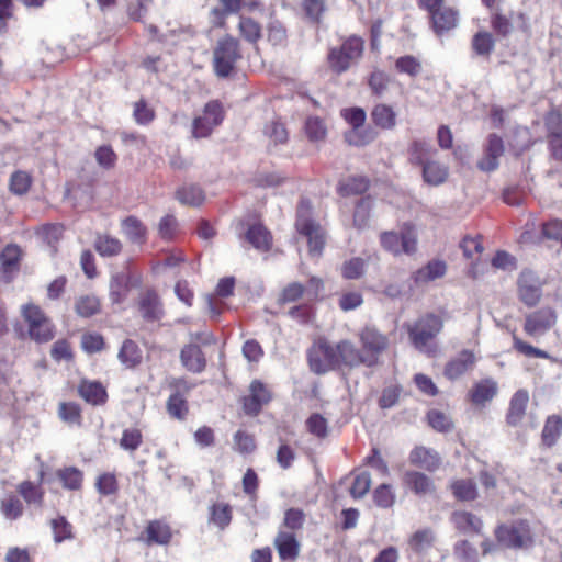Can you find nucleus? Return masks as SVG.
<instances>
[{
	"mask_svg": "<svg viewBox=\"0 0 562 562\" xmlns=\"http://www.w3.org/2000/svg\"><path fill=\"white\" fill-rule=\"evenodd\" d=\"M562 436V416L550 415L547 417L542 431L541 441L547 448L553 447Z\"/></svg>",
	"mask_w": 562,
	"mask_h": 562,
	"instance_id": "72a5a7b5",
	"label": "nucleus"
},
{
	"mask_svg": "<svg viewBox=\"0 0 562 562\" xmlns=\"http://www.w3.org/2000/svg\"><path fill=\"white\" fill-rule=\"evenodd\" d=\"M238 30L240 35L251 44H256L261 37V26L251 18L240 16Z\"/></svg>",
	"mask_w": 562,
	"mask_h": 562,
	"instance_id": "6e6d98bb",
	"label": "nucleus"
},
{
	"mask_svg": "<svg viewBox=\"0 0 562 562\" xmlns=\"http://www.w3.org/2000/svg\"><path fill=\"white\" fill-rule=\"evenodd\" d=\"M304 128L308 139L312 142L323 140L327 134L324 121L317 116L307 117Z\"/></svg>",
	"mask_w": 562,
	"mask_h": 562,
	"instance_id": "680f3d73",
	"label": "nucleus"
},
{
	"mask_svg": "<svg viewBox=\"0 0 562 562\" xmlns=\"http://www.w3.org/2000/svg\"><path fill=\"white\" fill-rule=\"evenodd\" d=\"M244 0H220L221 7L211 10V22L214 26H223L229 14L237 13L241 9Z\"/></svg>",
	"mask_w": 562,
	"mask_h": 562,
	"instance_id": "ea45409f",
	"label": "nucleus"
},
{
	"mask_svg": "<svg viewBox=\"0 0 562 562\" xmlns=\"http://www.w3.org/2000/svg\"><path fill=\"white\" fill-rule=\"evenodd\" d=\"M122 231L127 239L137 245H143L147 240V227L136 216L130 215L122 223Z\"/></svg>",
	"mask_w": 562,
	"mask_h": 562,
	"instance_id": "2f4dec72",
	"label": "nucleus"
},
{
	"mask_svg": "<svg viewBox=\"0 0 562 562\" xmlns=\"http://www.w3.org/2000/svg\"><path fill=\"white\" fill-rule=\"evenodd\" d=\"M176 196L180 203L191 206L201 205L205 199L203 190L195 184L181 187L177 190Z\"/></svg>",
	"mask_w": 562,
	"mask_h": 562,
	"instance_id": "37998d69",
	"label": "nucleus"
},
{
	"mask_svg": "<svg viewBox=\"0 0 562 562\" xmlns=\"http://www.w3.org/2000/svg\"><path fill=\"white\" fill-rule=\"evenodd\" d=\"M403 485L416 496L423 497L436 493V485L430 476L416 470L405 471Z\"/></svg>",
	"mask_w": 562,
	"mask_h": 562,
	"instance_id": "a211bd4d",
	"label": "nucleus"
},
{
	"mask_svg": "<svg viewBox=\"0 0 562 562\" xmlns=\"http://www.w3.org/2000/svg\"><path fill=\"white\" fill-rule=\"evenodd\" d=\"M344 138L351 146L362 147L375 139V133L370 127L350 128L344 134Z\"/></svg>",
	"mask_w": 562,
	"mask_h": 562,
	"instance_id": "de8ad7c7",
	"label": "nucleus"
},
{
	"mask_svg": "<svg viewBox=\"0 0 562 562\" xmlns=\"http://www.w3.org/2000/svg\"><path fill=\"white\" fill-rule=\"evenodd\" d=\"M156 117L155 110L140 99L133 104V119L138 125H149Z\"/></svg>",
	"mask_w": 562,
	"mask_h": 562,
	"instance_id": "bf43d9fd",
	"label": "nucleus"
},
{
	"mask_svg": "<svg viewBox=\"0 0 562 562\" xmlns=\"http://www.w3.org/2000/svg\"><path fill=\"white\" fill-rule=\"evenodd\" d=\"M408 461L412 465L422 468L430 473L436 472L442 464L440 454L425 446H416L411 450Z\"/></svg>",
	"mask_w": 562,
	"mask_h": 562,
	"instance_id": "aec40b11",
	"label": "nucleus"
},
{
	"mask_svg": "<svg viewBox=\"0 0 562 562\" xmlns=\"http://www.w3.org/2000/svg\"><path fill=\"white\" fill-rule=\"evenodd\" d=\"M471 46L475 55L490 57L495 48V38L490 32L480 31L473 35Z\"/></svg>",
	"mask_w": 562,
	"mask_h": 562,
	"instance_id": "79ce46f5",
	"label": "nucleus"
},
{
	"mask_svg": "<svg viewBox=\"0 0 562 562\" xmlns=\"http://www.w3.org/2000/svg\"><path fill=\"white\" fill-rule=\"evenodd\" d=\"M22 315L29 326V335L36 342H48L55 336V327L42 308L35 304L22 307Z\"/></svg>",
	"mask_w": 562,
	"mask_h": 562,
	"instance_id": "39448f33",
	"label": "nucleus"
},
{
	"mask_svg": "<svg viewBox=\"0 0 562 562\" xmlns=\"http://www.w3.org/2000/svg\"><path fill=\"white\" fill-rule=\"evenodd\" d=\"M372 205L373 201L370 196L361 198L356 204L353 213V226L357 229H364L368 227Z\"/></svg>",
	"mask_w": 562,
	"mask_h": 562,
	"instance_id": "8fccbe9b",
	"label": "nucleus"
},
{
	"mask_svg": "<svg viewBox=\"0 0 562 562\" xmlns=\"http://www.w3.org/2000/svg\"><path fill=\"white\" fill-rule=\"evenodd\" d=\"M529 402V394L526 390H518L509 401L506 414V422L510 426H517L524 418Z\"/></svg>",
	"mask_w": 562,
	"mask_h": 562,
	"instance_id": "bb28decb",
	"label": "nucleus"
},
{
	"mask_svg": "<svg viewBox=\"0 0 562 562\" xmlns=\"http://www.w3.org/2000/svg\"><path fill=\"white\" fill-rule=\"evenodd\" d=\"M367 268V262L364 259L360 257H353L349 260H346L340 268L341 277L346 280H357L360 279Z\"/></svg>",
	"mask_w": 562,
	"mask_h": 562,
	"instance_id": "603ef678",
	"label": "nucleus"
},
{
	"mask_svg": "<svg viewBox=\"0 0 562 562\" xmlns=\"http://www.w3.org/2000/svg\"><path fill=\"white\" fill-rule=\"evenodd\" d=\"M454 497L462 502L474 501L477 497L476 484L473 480H457L451 483Z\"/></svg>",
	"mask_w": 562,
	"mask_h": 562,
	"instance_id": "49530a36",
	"label": "nucleus"
},
{
	"mask_svg": "<svg viewBox=\"0 0 562 562\" xmlns=\"http://www.w3.org/2000/svg\"><path fill=\"white\" fill-rule=\"evenodd\" d=\"M0 510L7 519L15 520L23 514V504L19 497L11 495L1 501Z\"/></svg>",
	"mask_w": 562,
	"mask_h": 562,
	"instance_id": "69168bd1",
	"label": "nucleus"
},
{
	"mask_svg": "<svg viewBox=\"0 0 562 562\" xmlns=\"http://www.w3.org/2000/svg\"><path fill=\"white\" fill-rule=\"evenodd\" d=\"M209 521L224 530L232 521V507L226 503H216L210 507Z\"/></svg>",
	"mask_w": 562,
	"mask_h": 562,
	"instance_id": "c03bdc74",
	"label": "nucleus"
},
{
	"mask_svg": "<svg viewBox=\"0 0 562 562\" xmlns=\"http://www.w3.org/2000/svg\"><path fill=\"white\" fill-rule=\"evenodd\" d=\"M239 42L231 35L218 40L213 50V68L220 78H227L235 69V65L241 59Z\"/></svg>",
	"mask_w": 562,
	"mask_h": 562,
	"instance_id": "20e7f679",
	"label": "nucleus"
},
{
	"mask_svg": "<svg viewBox=\"0 0 562 562\" xmlns=\"http://www.w3.org/2000/svg\"><path fill=\"white\" fill-rule=\"evenodd\" d=\"M338 369L341 367L356 368L360 364L366 367H374V361L370 357H366L362 350L358 349L351 341L341 340L336 344Z\"/></svg>",
	"mask_w": 562,
	"mask_h": 562,
	"instance_id": "2eb2a0df",
	"label": "nucleus"
},
{
	"mask_svg": "<svg viewBox=\"0 0 562 562\" xmlns=\"http://www.w3.org/2000/svg\"><path fill=\"white\" fill-rule=\"evenodd\" d=\"M117 358L120 362L128 369L137 367L143 359L142 350L132 339H125L119 350Z\"/></svg>",
	"mask_w": 562,
	"mask_h": 562,
	"instance_id": "f704fd0d",
	"label": "nucleus"
},
{
	"mask_svg": "<svg viewBox=\"0 0 562 562\" xmlns=\"http://www.w3.org/2000/svg\"><path fill=\"white\" fill-rule=\"evenodd\" d=\"M32 186V177L26 171H14L10 177L9 189L15 195H24Z\"/></svg>",
	"mask_w": 562,
	"mask_h": 562,
	"instance_id": "4d7b16f0",
	"label": "nucleus"
},
{
	"mask_svg": "<svg viewBox=\"0 0 562 562\" xmlns=\"http://www.w3.org/2000/svg\"><path fill=\"white\" fill-rule=\"evenodd\" d=\"M395 69L400 74H405L409 77H417L423 70L422 61L413 55H404L395 60Z\"/></svg>",
	"mask_w": 562,
	"mask_h": 562,
	"instance_id": "864d4df0",
	"label": "nucleus"
},
{
	"mask_svg": "<svg viewBox=\"0 0 562 562\" xmlns=\"http://www.w3.org/2000/svg\"><path fill=\"white\" fill-rule=\"evenodd\" d=\"M110 300L113 304L123 303L131 290V276L126 272H117L110 280Z\"/></svg>",
	"mask_w": 562,
	"mask_h": 562,
	"instance_id": "c756f323",
	"label": "nucleus"
},
{
	"mask_svg": "<svg viewBox=\"0 0 562 562\" xmlns=\"http://www.w3.org/2000/svg\"><path fill=\"white\" fill-rule=\"evenodd\" d=\"M271 392L259 380H254L249 386V395L243 398L244 411L247 415L256 416L263 405L271 401Z\"/></svg>",
	"mask_w": 562,
	"mask_h": 562,
	"instance_id": "f3484780",
	"label": "nucleus"
},
{
	"mask_svg": "<svg viewBox=\"0 0 562 562\" xmlns=\"http://www.w3.org/2000/svg\"><path fill=\"white\" fill-rule=\"evenodd\" d=\"M180 360L182 366L193 373H200L206 367L203 351L194 344L187 345L181 349Z\"/></svg>",
	"mask_w": 562,
	"mask_h": 562,
	"instance_id": "a878e982",
	"label": "nucleus"
},
{
	"mask_svg": "<svg viewBox=\"0 0 562 562\" xmlns=\"http://www.w3.org/2000/svg\"><path fill=\"white\" fill-rule=\"evenodd\" d=\"M476 361L477 358L472 350L463 349L446 363L443 375L450 381H456L473 371Z\"/></svg>",
	"mask_w": 562,
	"mask_h": 562,
	"instance_id": "dca6fc26",
	"label": "nucleus"
},
{
	"mask_svg": "<svg viewBox=\"0 0 562 562\" xmlns=\"http://www.w3.org/2000/svg\"><path fill=\"white\" fill-rule=\"evenodd\" d=\"M55 543H61L66 540L75 538L72 525L66 519L65 516H58L50 520Z\"/></svg>",
	"mask_w": 562,
	"mask_h": 562,
	"instance_id": "09e8293b",
	"label": "nucleus"
},
{
	"mask_svg": "<svg viewBox=\"0 0 562 562\" xmlns=\"http://www.w3.org/2000/svg\"><path fill=\"white\" fill-rule=\"evenodd\" d=\"M340 116L351 126V128H362L366 123L367 113L360 106H352L340 110Z\"/></svg>",
	"mask_w": 562,
	"mask_h": 562,
	"instance_id": "774afa93",
	"label": "nucleus"
},
{
	"mask_svg": "<svg viewBox=\"0 0 562 562\" xmlns=\"http://www.w3.org/2000/svg\"><path fill=\"white\" fill-rule=\"evenodd\" d=\"M390 81L391 78L384 70L374 69L368 78L372 95L381 98L386 92Z\"/></svg>",
	"mask_w": 562,
	"mask_h": 562,
	"instance_id": "3c124183",
	"label": "nucleus"
},
{
	"mask_svg": "<svg viewBox=\"0 0 562 562\" xmlns=\"http://www.w3.org/2000/svg\"><path fill=\"white\" fill-rule=\"evenodd\" d=\"M373 502L380 508H391L395 503V494L390 484H381L373 491Z\"/></svg>",
	"mask_w": 562,
	"mask_h": 562,
	"instance_id": "0e129e2a",
	"label": "nucleus"
},
{
	"mask_svg": "<svg viewBox=\"0 0 562 562\" xmlns=\"http://www.w3.org/2000/svg\"><path fill=\"white\" fill-rule=\"evenodd\" d=\"M498 392V386L496 381L491 378L483 379L476 382L470 393V400L475 405H485L487 402L492 401Z\"/></svg>",
	"mask_w": 562,
	"mask_h": 562,
	"instance_id": "cd10ccee",
	"label": "nucleus"
},
{
	"mask_svg": "<svg viewBox=\"0 0 562 562\" xmlns=\"http://www.w3.org/2000/svg\"><path fill=\"white\" fill-rule=\"evenodd\" d=\"M372 123L384 131L393 130L397 124V114L395 110L385 103H378L371 111Z\"/></svg>",
	"mask_w": 562,
	"mask_h": 562,
	"instance_id": "c85d7f7f",
	"label": "nucleus"
},
{
	"mask_svg": "<svg viewBox=\"0 0 562 562\" xmlns=\"http://www.w3.org/2000/svg\"><path fill=\"white\" fill-rule=\"evenodd\" d=\"M273 544L282 561H294L300 554V542L293 532L279 530Z\"/></svg>",
	"mask_w": 562,
	"mask_h": 562,
	"instance_id": "5701e85b",
	"label": "nucleus"
},
{
	"mask_svg": "<svg viewBox=\"0 0 562 562\" xmlns=\"http://www.w3.org/2000/svg\"><path fill=\"white\" fill-rule=\"evenodd\" d=\"M495 538L499 544L508 549H528L533 544L531 530L526 521L499 525L495 529Z\"/></svg>",
	"mask_w": 562,
	"mask_h": 562,
	"instance_id": "423d86ee",
	"label": "nucleus"
},
{
	"mask_svg": "<svg viewBox=\"0 0 562 562\" xmlns=\"http://www.w3.org/2000/svg\"><path fill=\"white\" fill-rule=\"evenodd\" d=\"M56 477L68 491H79L83 483V472L76 467H64L56 471Z\"/></svg>",
	"mask_w": 562,
	"mask_h": 562,
	"instance_id": "e433bc0d",
	"label": "nucleus"
},
{
	"mask_svg": "<svg viewBox=\"0 0 562 562\" xmlns=\"http://www.w3.org/2000/svg\"><path fill=\"white\" fill-rule=\"evenodd\" d=\"M21 251L16 245H8L0 254L1 270L4 274H11L19 269Z\"/></svg>",
	"mask_w": 562,
	"mask_h": 562,
	"instance_id": "a18cd8bd",
	"label": "nucleus"
},
{
	"mask_svg": "<svg viewBox=\"0 0 562 562\" xmlns=\"http://www.w3.org/2000/svg\"><path fill=\"white\" fill-rule=\"evenodd\" d=\"M422 175L427 184L440 186L447 180L449 171L448 167L431 159L422 166Z\"/></svg>",
	"mask_w": 562,
	"mask_h": 562,
	"instance_id": "c9c22d12",
	"label": "nucleus"
},
{
	"mask_svg": "<svg viewBox=\"0 0 562 562\" xmlns=\"http://www.w3.org/2000/svg\"><path fill=\"white\" fill-rule=\"evenodd\" d=\"M246 240L257 250L267 252L272 247V235L261 223L250 225L245 234Z\"/></svg>",
	"mask_w": 562,
	"mask_h": 562,
	"instance_id": "393cba45",
	"label": "nucleus"
},
{
	"mask_svg": "<svg viewBox=\"0 0 562 562\" xmlns=\"http://www.w3.org/2000/svg\"><path fill=\"white\" fill-rule=\"evenodd\" d=\"M436 148L426 139L415 138L407 147V159L411 165L422 167L432 159Z\"/></svg>",
	"mask_w": 562,
	"mask_h": 562,
	"instance_id": "b1692460",
	"label": "nucleus"
},
{
	"mask_svg": "<svg viewBox=\"0 0 562 562\" xmlns=\"http://www.w3.org/2000/svg\"><path fill=\"white\" fill-rule=\"evenodd\" d=\"M295 228L307 239L308 252L313 257H321L326 243L325 231L312 218V204L308 199L302 198L296 210Z\"/></svg>",
	"mask_w": 562,
	"mask_h": 562,
	"instance_id": "f03ea898",
	"label": "nucleus"
},
{
	"mask_svg": "<svg viewBox=\"0 0 562 562\" xmlns=\"http://www.w3.org/2000/svg\"><path fill=\"white\" fill-rule=\"evenodd\" d=\"M19 493L24 498V501L29 504H37L42 505L44 493L41 487L36 486L31 481L22 482L18 487Z\"/></svg>",
	"mask_w": 562,
	"mask_h": 562,
	"instance_id": "338daca9",
	"label": "nucleus"
},
{
	"mask_svg": "<svg viewBox=\"0 0 562 562\" xmlns=\"http://www.w3.org/2000/svg\"><path fill=\"white\" fill-rule=\"evenodd\" d=\"M369 188V182L362 177H355L348 179L346 182H340L338 192L342 196L362 194Z\"/></svg>",
	"mask_w": 562,
	"mask_h": 562,
	"instance_id": "052dcab7",
	"label": "nucleus"
},
{
	"mask_svg": "<svg viewBox=\"0 0 562 562\" xmlns=\"http://www.w3.org/2000/svg\"><path fill=\"white\" fill-rule=\"evenodd\" d=\"M59 418L68 425L80 426L82 424L81 408L75 402H63L58 406Z\"/></svg>",
	"mask_w": 562,
	"mask_h": 562,
	"instance_id": "5fc2aeb1",
	"label": "nucleus"
},
{
	"mask_svg": "<svg viewBox=\"0 0 562 562\" xmlns=\"http://www.w3.org/2000/svg\"><path fill=\"white\" fill-rule=\"evenodd\" d=\"M307 358L311 370L316 374L338 369L336 345H331L326 339H319L310 349Z\"/></svg>",
	"mask_w": 562,
	"mask_h": 562,
	"instance_id": "1a4fd4ad",
	"label": "nucleus"
},
{
	"mask_svg": "<svg viewBox=\"0 0 562 562\" xmlns=\"http://www.w3.org/2000/svg\"><path fill=\"white\" fill-rule=\"evenodd\" d=\"M447 266L442 260L429 261L425 267L413 273V280L416 284H424L445 276Z\"/></svg>",
	"mask_w": 562,
	"mask_h": 562,
	"instance_id": "473e14b6",
	"label": "nucleus"
},
{
	"mask_svg": "<svg viewBox=\"0 0 562 562\" xmlns=\"http://www.w3.org/2000/svg\"><path fill=\"white\" fill-rule=\"evenodd\" d=\"M224 120L223 105L217 100H212L204 105L201 115L192 122L191 133L194 138L209 137L213 130Z\"/></svg>",
	"mask_w": 562,
	"mask_h": 562,
	"instance_id": "9d476101",
	"label": "nucleus"
},
{
	"mask_svg": "<svg viewBox=\"0 0 562 562\" xmlns=\"http://www.w3.org/2000/svg\"><path fill=\"white\" fill-rule=\"evenodd\" d=\"M94 249L101 257H114L121 254L123 245L120 239L108 234H98Z\"/></svg>",
	"mask_w": 562,
	"mask_h": 562,
	"instance_id": "58836bf2",
	"label": "nucleus"
},
{
	"mask_svg": "<svg viewBox=\"0 0 562 562\" xmlns=\"http://www.w3.org/2000/svg\"><path fill=\"white\" fill-rule=\"evenodd\" d=\"M172 530L171 527L164 520L155 519L148 521L143 533V540L146 544L166 546L171 541Z\"/></svg>",
	"mask_w": 562,
	"mask_h": 562,
	"instance_id": "4be33fe9",
	"label": "nucleus"
},
{
	"mask_svg": "<svg viewBox=\"0 0 562 562\" xmlns=\"http://www.w3.org/2000/svg\"><path fill=\"white\" fill-rule=\"evenodd\" d=\"M443 328V321L439 315L427 313L407 327L409 340L415 349L429 357L437 353L435 338Z\"/></svg>",
	"mask_w": 562,
	"mask_h": 562,
	"instance_id": "f257e3e1",
	"label": "nucleus"
},
{
	"mask_svg": "<svg viewBox=\"0 0 562 562\" xmlns=\"http://www.w3.org/2000/svg\"><path fill=\"white\" fill-rule=\"evenodd\" d=\"M359 340L366 357L372 358L374 366H376L380 355L386 350L389 346L387 337L380 333L375 327L366 326L359 333Z\"/></svg>",
	"mask_w": 562,
	"mask_h": 562,
	"instance_id": "4468645a",
	"label": "nucleus"
},
{
	"mask_svg": "<svg viewBox=\"0 0 562 562\" xmlns=\"http://www.w3.org/2000/svg\"><path fill=\"white\" fill-rule=\"evenodd\" d=\"M306 429L313 436L324 439L328 435V423L325 417L318 413L312 414L305 422Z\"/></svg>",
	"mask_w": 562,
	"mask_h": 562,
	"instance_id": "e2e57ef3",
	"label": "nucleus"
},
{
	"mask_svg": "<svg viewBox=\"0 0 562 562\" xmlns=\"http://www.w3.org/2000/svg\"><path fill=\"white\" fill-rule=\"evenodd\" d=\"M186 379H172L169 383L171 393L166 402V409L172 419L184 420L189 414L188 395L193 389Z\"/></svg>",
	"mask_w": 562,
	"mask_h": 562,
	"instance_id": "0eeeda50",
	"label": "nucleus"
},
{
	"mask_svg": "<svg viewBox=\"0 0 562 562\" xmlns=\"http://www.w3.org/2000/svg\"><path fill=\"white\" fill-rule=\"evenodd\" d=\"M451 520L456 528L462 532L480 533L483 527L481 518L470 512H454Z\"/></svg>",
	"mask_w": 562,
	"mask_h": 562,
	"instance_id": "4c0bfd02",
	"label": "nucleus"
},
{
	"mask_svg": "<svg viewBox=\"0 0 562 562\" xmlns=\"http://www.w3.org/2000/svg\"><path fill=\"white\" fill-rule=\"evenodd\" d=\"M490 25L494 33L503 38L508 37L514 30L512 16L503 13L501 9H494L491 11Z\"/></svg>",
	"mask_w": 562,
	"mask_h": 562,
	"instance_id": "a19ab883",
	"label": "nucleus"
},
{
	"mask_svg": "<svg viewBox=\"0 0 562 562\" xmlns=\"http://www.w3.org/2000/svg\"><path fill=\"white\" fill-rule=\"evenodd\" d=\"M505 153L503 138L492 133L486 137L483 145V156L477 160L476 167L484 172H492L499 167V158Z\"/></svg>",
	"mask_w": 562,
	"mask_h": 562,
	"instance_id": "ddd939ff",
	"label": "nucleus"
},
{
	"mask_svg": "<svg viewBox=\"0 0 562 562\" xmlns=\"http://www.w3.org/2000/svg\"><path fill=\"white\" fill-rule=\"evenodd\" d=\"M100 306L95 295H83L76 301L75 310L81 317H91L100 312Z\"/></svg>",
	"mask_w": 562,
	"mask_h": 562,
	"instance_id": "13d9d810",
	"label": "nucleus"
},
{
	"mask_svg": "<svg viewBox=\"0 0 562 562\" xmlns=\"http://www.w3.org/2000/svg\"><path fill=\"white\" fill-rule=\"evenodd\" d=\"M382 247L395 255H413L417 249V237L413 227L406 225L401 232H384L380 236Z\"/></svg>",
	"mask_w": 562,
	"mask_h": 562,
	"instance_id": "6e6552de",
	"label": "nucleus"
},
{
	"mask_svg": "<svg viewBox=\"0 0 562 562\" xmlns=\"http://www.w3.org/2000/svg\"><path fill=\"white\" fill-rule=\"evenodd\" d=\"M363 50L364 41L357 35H351L339 47H333L329 50L328 65L335 74L341 75L360 60Z\"/></svg>",
	"mask_w": 562,
	"mask_h": 562,
	"instance_id": "7ed1b4c3",
	"label": "nucleus"
},
{
	"mask_svg": "<svg viewBox=\"0 0 562 562\" xmlns=\"http://www.w3.org/2000/svg\"><path fill=\"white\" fill-rule=\"evenodd\" d=\"M543 284L544 282L531 269L521 270L517 279L519 300L528 307L537 305L542 296Z\"/></svg>",
	"mask_w": 562,
	"mask_h": 562,
	"instance_id": "9b49d317",
	"label": "nucleus"
},
{
	"mask_svg": "<svg viewBox=\"0 0 562 562\" xmlns=\"http://www.w3.org/2000/svg\"><path fill=\"white\" fill-rule=\"evenodd\" d=\"M79 395L91 405H103L106 402L108 393L100 382L81 381L78 386Z\"/></svg>",
	"mask_w": 562,
	"mask_h": 562,
	"instance_id": "7c9ffc66",
	"label": "nucleus"
},
{
	"mask_svg": "<svg viewBox=\"0 0 562 562\" xmlns=\"http://www.w3.org/2000/svg\"><path fill=\"white\" fill-rule=\"evenodd\" d=\"M557 323V313L552 307L544 306L526 315L524 331L532 338L548 333Z\"/></svg>",
	"mask_w": 562,
	"mask_h": 562,
	"instance_id": "f8f14e48",
	"label": "nucleus"
},
{
	"mask_svg": "<svg viewBox=\"0 0 562 562\" xmlns=\"http://www.w3.org/2000/svg\"><path fill=\"white\" fill-rule=\"evenodd\" d=\"M138 311L145 322H158L164 316L161 301L155 290H147L139 296Z\"/></svg>",
	"mask_w": 562,
	"mask_h": 562,
	"instance_id": "412c9836",
	"label": "nucleus"
},
{
	"mask_svg": "<svg viewBox=\"0 0 562 562\" xmlns=\"http://www.w3.org/2000/svg\"><path fill=\"white\" fill-rule=\"evenodd\" d=\"M427 12L430 16L431 27L438 36L453 30L458 24V12L452 8L441 4Z\"/></svg>",
	"mask_w": 562,
	"mask_h": 562,
	"instance_id": "6ab92c4d",
	"label": "nucleus"
}]
</instances>
